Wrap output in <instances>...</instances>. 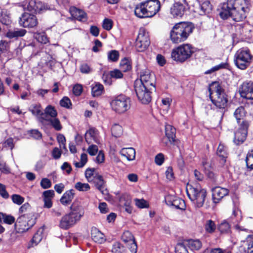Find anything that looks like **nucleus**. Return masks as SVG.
Wrapping results in <instances>:
<instances>
[{
	"mask_svg": "<svg viewBox=\"0 0 253 253\" xmlns=\"http://www.w3.org/2000/svg\"><path fill=\"white\" fill-rule=\"evenodd\" d=\"M249 0H227L223 4L220 16L223 19L231 18L236 22L242 21L250 11Z\"/></svg>",
	"mask_w": 253,
	"mask_h": 253,
	"instance_id": "obj_1",
	"label": "nucleus"
},
{
	"mask_svg": "<svg viewBox=\"0 0 253 253\" xmlns=\"http://www.w3.org/2000/svg\"><path fill=\"white\" fill-rule=\"evenodd\" d=\"M160 7L159 0H147L136 6L134 14L140 18H151L159 12Z\"/></svg>",
	"mask_w": 253,
	"mask_h": 253,
	"instance_id": "obj_2",
	"label": "nucleus"
},
{
	"mask_svg": "<svg viewBox=\"0 0 253 253\" xmlns=\"http://www.w3.org/2000/svg\"><path fill=\"white\" fill-rule=\"evenodd\" d=\"M194 29V27L191 23H177L170 32V40L174 43L182 42L187 40Z\"/></svg>",
	"mask_w": 253,
	"mask_h": 253,
	"instance_id": "obj_3",
	"label": "nucleus"
},
{
	"mask_svg": "<svg viewBox=\"0 0 253 253\" xmlns=\"http://www.w3.org/2000/svg\"><path fill=\"white\" fill-rule=\"evenodd\" d=\"M84 214L82 207L73 204L71 207V211L65 214L60 220L59 227L64 230L69 229L81 219Z\"/></svg>",
	"mask_w": 253,
	"mask_h": 253,
	"instance_id": "obj_4",
	"label": "nucleus"
},
{
	"mask_svg": "<svg viewBox=\"0 0 253 253\" xmlns=\"http://www.w3.org/2000/svg\"><path fill=\"white\" fill-rule=\"evenodd\" d=\"M186 193L189 199L196 207L201 208L203 206L207 191L202 188L199 184H187Z\"/></svg>",
	"mask_w": 253,
	"mask_h": 253,
	"instance_id": "obj_5",
	"label": "nucleus"
},
{
	"mask_svg": "<svg viewBox=\"0 0 253 253\" xmlns=\"http://www.w3.org/2000/svg\"><path fill=\"white\" fill-rule=\"evenodd\" d=\"M210 98L218 108H224L227 105V95L218 82H213L209 86Z\"/></svg>",
	"mask_w": 253,
	"mask_h": 253,
	"instance_id": "obj_6",
	"label": "nucleus"
},
{
	"mask_svg": "<svg viewBox=\"0 0 253 253\" xmlns=\"http://www.w3.org/2000/svg\"><path fill=\"white\" fill-rule=\"evenodd\" d=\"M194 51L195 48L191 44L184 43L172 49L171 57L176 62H183L190 58Z\"/></svg>",
	"mask_w": 253,
	"mask_h": 253,
	"instance_id": "obj_7",
	"label": "nucleus"
},
{
	"mask_svg": "<svg viewBox=\"0 0 253 253\" xmlns=\"http://www.w3.org/2000/svg\"><path fill=\"white\" fill-rule=\"evenodd\" d=\"M253 60V56L247 48L239 49L235 54L234 62L236 66L242 70L246 69Z\"/></svg>",
	"mask_w": 253,
	"mask_h": 253,
	"instance_id": "obj_8",
	"label": "nucleus"
},
{
	"mask_svg": "<svg viewBox=\"0 0 253 253\" xmlns=\"http://www.w3.org/2000/svg\"><path fill=\"white\" fill-rule=\"evenodd\" d=\"M35 224V219L32 213H27L20 216L17 219L15 226L18 233L27 231Z\"/></svg>",
	"mask_w": 253,
	"mask_h": 253,
	"instance_id": "obj_9",
	"label": "nucleus"
},
{
	"mask_svg": "<svg viewBox=\"0 0 253 253\" xmlns=\"http://www.w3.org/2000/svg\"><path fill=\"white\" fill-rule=\"evenodd\" d=\"M112 109L119 114H123L128 110L131 106V101L129 97L120 95L111 102Z\"/></svg>",
	"mask_w": 253,
	"mask_h": 253,
	"instance_id": "obj_10",
	"label": "nucleus"
},
{
	"mask_svg": "<svg viewBox=\"0 0 253 253\" xmlns=\"http://www.w3.org/2000/svg\"><path fill=\"white\" fill-rule=\"evenodd\" d=\"M21 6L24 10L33 13H42L48 9L47 4L36 0H25L22 2Z\"/></svg>",
	"mask_w": 253,
	"mask_h": 253,
	"instance_id": "obj_11",
	"label": "nucleus"
},
{
	"mask_svg": "<svg viewBox=\"0 0 253 253\" xmlns=\"http://www.w3.org/2000/svg\"><path fill=\"white\" fill-rule=\"evenodd\" d=\"M150 44L148 33L143 28L139 30L138 34L135 41V46L138 52L146 50Z\"/></svg>",
	"mask_w": 253,
	"mask_h": 253,
	"instance_id": "obj_12",
	"label": "nucleus"
},
{
	"mask_svg": "<svg viewBox=\"0 0 253 253\" xmlns=\"http://www.w3.org/2000/svg\"><path fill=\"white\" fill-rule=\"evenodd\" d=\"M135 90L139 100L143 104H148L151 100V93L155 90V88H151L143 85H138L136 83Z\"/></svg>",
	"mask_w": 253,
	"mask_h": 253,
	"instance_id": "obj_13",
	"label": "nucleus"
},
{
	"mask_svg": "<svg viewBox=\"0 0 253 253\" xmlns=\"http://www.w3.org/2000/svg\"><path fill=\"white\" fill-rule=\"evenodd\" d=\"M250 123L247 121H243L239 125V128L235 132L233 141L236 145L243 143L246 139L248 129Z\"/></svg>",
	"mask_w": 253,
	"mask_h": 253,
	"instance_id": "obj_14",
	"label": "nucleus"
},
{
	"mask_svg": "<svg viewBox=\"0 0 253 253\" xmlns=\"http://www.w3.org/2000/svg\"><path fill=\"white\" fill-rule=\"evenodd\" d=\"M140 84L138 85L155 88V75L149 69H144L140 73Z\"/></svg>",
	"mask_w": 253,
	"mask_h": 253,
	"instance_id": "obj_15",
	"label": "nucleus"
},
{
	"mask_svg": "<svg viewBox=\"0 0 253 253\" xmlns=\"http://www.w3.org/2000/svg\"><path fill=\"white\" fill-rule=\"evenodd\" d=\"M20 26L25 28H32L37 26L38 21L37 17L32 14L24 12L19 19Z\"/></svg>",
	"mask_w": 253,
	"mask_h": 253,
	"instance_id": "obj_16",
	"label": "nucleus"
},
{
	"mask_svg": "<svg viewBox=\"0 0 253 253\" xmlns=\"http://www.w3.org/2000/svg\"><path fill=\"white\" fill-rule=\"evenodd\" d=\"M183 2H175L171 7L170 13L173 17H181L184 14L188 4L186 0H183Z\"/></svg>",
	"mask_w": 253,
	"mask_h": 253,
	"instance_id": "obj_17",
	"label": "nucleus"
},
{
	"mask_svg": "<svg viewBox=\"0 0 253 253\" xmlns=\"http://www.w3.org/2000/svg\"><path fill=\"white\" fill-rule=\"evenodd\" d=\"M239 91L241 96L253 100V82H245L240 86Z\"/></svg>",
	"mask_w": 253,
	"mask_h": 253,
	"instance_id": "obj_18",
	"label": "nucleus"
},
{
	"mask_svg": "<svg viewBox=\"0 0 253 253\" xmlns=\"http://www.w3.org/2000/svg\"><path fill=\"white\" fill-rule=\"evenodd\" d=\"M123 241L130 250L131 253H136L137 247L133 235L128 231L124 232L122 236Z\"/></svg>",
	"mask_w": 253,
	"mask_h": 253,
	"instance_id": "obj_19",
	"label": "nucleus"
},
{
	"mask_svg": "<svg viewBox=\"0 0 253 253\" xmlns=\"http://www.w3.org/2000/svg\"><path fill=\"white\" fill-rule=\"evenodd\" d=\"M235 35L248 38L253 30V27L248 23L237 24L235 26Z\"/></svg>",
	"mask_w": 253,
	"mask_h": 253,
	"instance_id": "obj_20",
	"label": "nucleus"
},
{
	"mask_svg": "<svg viewBox=\"0 0 253 253\" xmlns=\"http://www.w3.org/2000/svg\"><path fill=\"white\" fill-rule=\"evenodd\" d=\"M85 139L88 144L93 143H99L100 136L99 131L95 128H89L85 134Z\"/></svg>",
	"mask_w": 253,
	"mask_h": 253,
	"instance_id": "obj_21",
	"label": "nucleus"
},
{
	"mask_svg": "<svg viewBox=\"0 0 253 253\" xmlns=\"http://www.w3.org/2000/svg\"><path fill=\"white\" fill-rule=\"evenodd\" d=\"M212 195L213 202L218 203L224 197L229 193V190L225 188L217 186L212 189Z\"/></svg>",
	"mask_w": 253,
	"mask_h": 253,
	"instance_id": "obj_22",
	"label": "nucleus"
},
{
	"mask_svg": "<svg viewBox=\"0 0 253 253\" xmlns=\"http://www.w3.org/2000/svg\"><path fill=\"white\" fill-rule=\"evenodd\" d=\"M91 237L94 242L99 244H102L105 241L104 234L96 227L91 228Z\"/></svg>",
	"mask_w": 253,
	"mask_h": 253,
	"instance_id": "obj_23",
	"label": "nucleus"
},
{
	"mask_svg": "<svg viewBox=\"0 0 253 253\" xmlns=\"http://www.w3.org/2000/svg\"><path fill=\"white\" fill-rule=\"evenodd\" d=\"M70 12L71 15L79 21H85L87 20L86 14L82 10L73 7L70 8Z\"/></svg>",
	"mask_w": 253,
	"mask_h": 253,
	"instance_id": "obj_24",
	"label": "nucleus"
},
{
	"mask_svg": "<svg viewBox=\"0 0 253 253\" xmlns=\"http://www.w3.org/2000/svg\"><path fill=\"white\" fill-rule=\"evenodd\" d=\"M122 156L126 158L128 161H133L135 158V150L133 148H124L120 151Z\"/></svg>",
	"mask_w": 253,
	"mask_h": 253,
	"instance_id": "obj_25",
	"label": "nucleus"
},
{
	"mask_svg": "<svg viewBox=\"0 0 253 253\" xmlns=\"http://www.w3.org/2000/svg\"><path fill=\"white\" fill-rule=\"evenodd\" d=\"M32 114L41 119H44V115L42 110L41 105L39 104H33L29 108Z\"/></svg>",
	"mask_w": 253,
	"mask_h": 253,
	"instance_id": "obj_26",
	"label": "nucleus"
},
{
	"mask_svg": "<svg viewBox=\"0 0 253 253\" xmlns=\"http://www.w3.org/2000/svg\"><path fill=\"white\" fill-rule=\"evenodd\" d=\"M183 244L192 251L198 250L202 247L201 243L198 240H188L185 241Z\"/></svg>",
	"mask_w": 253,
	"mask_h": 253,
	"instance_id": "obj_27",
	"label": "nucleus"
},
{
	"mask_svg": "<svg viewBox=\"0 0 253 253\" xmlns=\"http://www.w3.org/2000/svg\"><path fill=\"white\" fill-rule=\"evenodd\" d=\"M26 33V31L24 29H17L14 30H10L6 34V36L10 39L18 38L24 36Z\"/></svg>",
	"mask_w": 253,
	"mask_h": 253,
	"instance_id": "obj_28",
	"label": "nucleus"
},
{
	"mask_svg": "<svg viewBox=\"0 0 253 253\" xmlns=\"http://www.w3.org/2000/svg\"><path fill=\"white\" fill-rule=\"evenodd\" d=\"M175 129L170 125L165 126V134L169 142H172L174 140Z\"/></svg>",
	"mask_w": 253,
	"mask_h": 253,
	"instance_id": "obj_29",
	"label": "nucleus"
},
{
	"mask_svg": "<svg viewBox=\"0 0 253 253\" xmlns=\"http://www.w3.org/2000/svg\"><path fill=\"white\" fill-rule=\"evenodd\" d=\"M74 193L72 190H69L64 193L60 199L61 203L64 205L69 204L74 198Z\"/></svg>",
	"mask_w": 253,
	"mask_h": 253,
	"instance_id": "obj_30",
	"label": "nucleus"
},
{
	"mask_svg": "<svg viewBox=\"0 0 253 253\" xmlns=\"http://www.w3.org/2000/svg\"><path fill=\"white\" fill-rule=\"evenodd\" d=\"M0 22L2 24L8 25L11 22L10 13L6 10H2L0 13Z\"/></svg>",
	"mask_w": 253,
	"mask_h": 253,
	"instance_id": "obj_31",
	"label": "nucleus"
},
{
	"mask_svg": "<svg viewBox=\"0 0 253 253\" xmlns=\"http://www.w3.org/2000/svg\"><path fill=\"white\" fill-rule=\"evenodd\" d=\"M92 181L94 183L96 188L103 193V190L105 188V182L102 176L99 174L97 175L96 178Z\"/></svg>",
	"mask_w": 253,
	"mask_h": 253,
	"instance_id": "obj_32",
	"label": "nucleus"
},
{
	"mask_svg": "<svg viewBox=\"0 0 253 253\" xmlns=\"http://www.w3.org/2000/svg\"><path fill=\"white\" fill-rule=\"evenodd\" d=\"M44 119H43V120L49 119L48 118V116L51 118L50 119H52L56 117L57 113L54 107L51 105H48L44 110Z\"/></svg>",
	"mask_w": 253,
	"mask_h": 253,
	"instance_id": "obj_33",
	"label": "nucleus"
},
{
	"mask_svg": "<svg viewBox=\"0 0 253 253\" xmlns=\"http://www.w3.org/2000/svg\"><path fill=\"white\" fill-rule=\"evenodd\" d=\"M103 86L99 83H95L92 85L91 94L93 97L98 96L102 94L103 91Z\"/></svg>",
	"mask_w": 253,
	"mask_h": 253,
	"instance_id": "obj_34",
	"label": "nucleus"
},
{
	"mask_svg": "<svg viewBox=\"0 0 253 253\" xmlns=\"http://www.w3.org/2000/svg\"><path fill=\"white\" fill-rule=\"evenodd\" d=\"M246 114L245 109L243 106L238 107L234 113V116L236 118L238 122L243 119Z\"/></svg>",
	"mask_w": 253,
	"mask_h": 253,
	"instance_id": "obj_35",
	"label": "nucleus"
},
{
	"mask_svg": "<svg viewBox=\"0 0 253 253\" xmlns=\"http://www.w3.org/2000/svg\"><path fill=\"white\" fill-rule=\"evenodd\" d=\"M244 246L248 253H253V236H249L244 242Z\"/></svg>",
	"mask_w": 253,
	"mask_h": 253,
	"instance_id": "obj_36",
	"label": "nucleus"
},
{
	"mask_svg": "<svg viewBox=\"0 0 253 253\" xmlns=\"http://www.w3.org/2000/svg\"><path fill=\"white\" fill-rule=\"evenodd\" d=\"M134 202L135 206L139 209H147L149 207V203L144 199L135 198Z\"/></svg>",
	"mask_w": 253,
	"mask_h": 253,
	"instance_id": "obj_37",
	"label": "nucleus"
},
{
	"mask_svg": "<svg viewBox=\"0 0 253 253\" xmlns=\"http://www.w3.org/2000/svg\"><path fill=\"white\" fill-rule=\"evenodd\" d=\"M34 37L40 42L42 44H46L49 42L48 38L44 32L36 33Z\"/></svg>",
	"mask_w": 253,
	"mask_h": 253,
	"instance_id": "obj_38",
	"label": "nucleus"
},
{
	"mask_svg": "<svg viewBox=\"0 0 253 253\" xmlns=\"http://www.w3.org/2000/svg\"><path fill=\"white\" fill-rule=\"evenodd\" d=\"M98 174L95 172L94 169H87L85 171V177L89 182H92Z\"/></svg>",
	"mask_w": 253,
	"mask_h": 253,
	"instance_id": "obj_39",
	"label": "nucleus"
},
{
	"mask_svg": "<svg viewBox=\"0 0 253 253\" xmlns=\"http://www.w3.org/2000/svg\"><path fill=\"white\" fill-rule=\"evenodd\" d=\"M120 66L122 71L124 72L129 71L131 69L130 62L127 58L122 59L120 62Z\"/></svg>",
	"mask_w": 253,
	"mask_h": 253,
	"instance_id": "obj_40",
	"label": "nucleus"
},
{
	"mask_svg": "<svg viewBox=\"0 0 253 253\" xmlns=\"http://www.w3.org/2000/svg\"><path fill=\"white\" fill-rule=\"evenodd\" d=\"M74 187L76 189L80 192H86L90 189V186L88 183L81 182H77Z\"/></svg>",
	"mask_w": 253,
	"mask_h": 253,
	"instance_id": "obj_41",
	"label": "nucleus"
},
{
	"mask_svg": "<svg viewBox=\"0 0 253 253\" xmlns=\"http://www.w3.org/2000/svg\"><path fill=\"white\" fill-rule=\"evenodd\" d=\"M200 9L201 13L200 14H203L206 13H209L211 10V5L209 0H205L200 5Z\"/></svg>",
	"mask_w": 253,
	"mask_h": 253,
	"instance_id": "obj_42",
	"label": "nucleus"
},
{
	"mask_svg": "<svg viewBox=\"0 0 253 253\" xmlns=\"http://www.w3.org/2000/svg\"><path fill=\"white\" fill-rule=\"evenodd\" d=\"M112 134L116 137L120 136L123 133L122 127L118 125H114L111 128Z\"/></svg>",
	"mask_w": 253,
	"mask_h": 253,
	"instance_id": "obj_43",
	"label": "nucleus"
},
{
	"mask_svg": "<svg viewBox=\"0 0 253 253\" xmlns=\"http://www.w3.org/2000/svg\"><path fill=\"white\" fill-rule=\"evenodd\" d=\"M205 229L208 233H213L216 229V226L214 221L211 219L208 220L205 223Z\"/></svg>",
	"mask_w": 253,
	"mask_h": 253,
	"instance_id": "obj_44",
	"label": "nucleus"
},
{
	"mask_svg": "<svg viewBox=\"0 0 253 253\" xmlns=\"http://www.w3.org/2000/svg\"><path fill=\"white\" fill-rule=\"evenodd\" d=\"M119 53L116 50H112L109 51L107 53L108 59L111 62H116L119 58Z\"/></svg>",
	"mask_w": 253,
	"mask_h": 253,
	"instance_id": "obj_45",
	"label": "nucleus"
},
{
	"mask_svg": "<svg viewBox=\"0 0 253 253\" xmlns=\"http://www.w3.org/2000/svg\"><path fill=\"white\" fill-rule=\"evenodd\" d=\"M45 120L49 121L51 126L56 130H60L62 128V126L59 120L56 117L52 119H45Z\"/></svg>",
	"mask_w": 253,
	"mask_h": 253,
	"instance_id": "obj_46",
	"label": "nucleus"
},
{
	"mask_svg": "<svg viewBox=\"0 0 253 253\" xmlns=\"http://www.w3.org/2000/svg\"><path fill=\"white\" fill-rule=\"evenodd\" d=\"M87 161V155L85 153L82 154L81 156L80 162H75L74 165L76 168H83Z\"/></svg>",
	"mask_w": 253,
	"mask_h": 253,
	"instance_id": "obj_47",
	"label": "nucleus"
},
{
	"mask_svg": "<svg viewBox=\"0 0 253 253\" xmlns=\"http://www.w3.org/2000/svg\"><path fill=\"white\" fill-rule=\"evenodd\" d=\"M109 75L111 78H114L115 79H122L124 76L122 71L117 69L110 71Z\"/></svg>",
	"mask_w": 253,
	"mask_h": 253,
	"instance_id": "obj_48",
	"label": "nucleus"
},
{
	"mask_svg": "<svg viewBox=\"0 0 253 253\" xmlns=\"http://www.w3.org/2000/svg\"><path fill=\"white\" fill-rule=\"evenodd\" d=\"M43 229H40L38 230L37 232L34 235L32 242L36 245L38 244L41 242L42 239Z\"/></svg>",
	"mask_w": 253,
	"mask_h": 253,
	"instance_id": "obj_49",
	"label": "nucleus"
},
{
	"mask_svg": "<svg viewBox=\"0 0 253 253\" xmlns=\"http://www.w3.org/2000/svg\"><path fill=\"white\" fill-rule=\"evenodd\" d=\"M112 252L113 253H124L125 248L120 243L116 242L113 246Z\"/></svg>",
	"mask_w": 253,
	"mask_h": 253,
	"instance_id": "obj_50",
	"label": "nucleus"
},
{
	"mask_svg": "<svg viewBox=\"0 0 253 253\" xmlns=\"http://www.w3.org/2000/svg\"><path fill=\"white\" fill-rule=\"evenodd\" d=\"M246 161L247 167L253 169V150L248 153Z\"/></svg>",
	"mask_w": 253,
	"mask_h": 253,
	"instance_id": "obj_51",
	"label": "nucleus"
},
{
	"mask_svg": "<svg viewBox=\"0 0 253 253\" xmlns=\"http://www.w3.org/2000/svg\"><path fill=\"white\" fill-rule=\"evenodd\" d=\"M218 229L221 233H228L230 231V226L228 222L224 221L220 223Z\"/></svg>",
	"mask_w": 253,
	"mask_h": 253,
	"instance_id": "obj_52",
	"label": "nucleus"
},
{
	"mask_svg": "<svg viewBox=\"0 0 253 253\" xmlns=\"http://www.w3.org/2000/svg\"><path fill=\"white\" fill-rule=\"evenodd\" d=\"M113 24V22L111 19L105 18L103 21L102 27L105 30L109 31L112 28Z\"/></svg>",
	"mask_w": 253,
	"mask_h": 253,
	"instance_id": "obj_53",
	"label": "nucleus"
},
{
	"mask_svg": "<svg viewBox=\"0 0 253 253\" xmlns=\"http://www.w3.org/2000/svg\"><path fill=\"white\" fill-rule=\"evenodd\" d=\"M217 154L219 156L222 158L223 161L224 162H225V158L227 157V154L224 149V147L223 145L220 144L217 150Z\"/></svg>",
	"mask_w": 253,
	"mask_h": 253,
	"instance_id": "obj_54",
	"label": "nucleus"
},
{
	"mask_svg": "<svg viewBox=\"0 0 253 253\" xmlns=\"http://www.w3.org/2000/svg\"><path fill=\"white\" fill-rule=\"evenodd\" d=\"M12 202L18 205H21L24 201V198L18 194H13L11 196Z\"/></svg>",
	"mask_w": 253,
	"mask_h": 253,
	"instance_id": "obj_55",
	"label": "nucleus"
},
{
	"mask_svg": "<svg viewBox=\"0 0 253 253\" xmlns=\"http://www.w3.org/2000/svg\"><path fill=\"white\" fill-rule=\"evenodd\" d=\"M57 141L59 144L60 149L63 150H66V139L64 136L62 134H59L57 137Z\"/></svg>",
	"mask_w": 253,
	"mask_h": 253,
	"instance_id": "obj_56",
	"label": "nucleus"
},
{
	"mask_svg": "<svg viewBox=\"0 0 253 253\" xmlns=\"http://www.w3.org/2000/svg\"><path fill=\"white\" fill-rule=\"evenodd\" d=\"M227 66V64L225 63H221L217 65H216L211 68L210 70L207 71L205 73L206 74H210L211 72L217 71L220 69L226 68Z\"/></svg>",
	"mask_w": 253,
	"mask_h": 253,
	"instance_id": "obj_57",
	"label": "nucleus"
},
{
	"mask_svg": "<svg viewBox=\"0 0 253 253\" xmlns=\"http://www.w3.org/2000/svg\"><path fill=\"white\" fill-rule=\"evenodd\" d=\"M98 151V148L97 145H94L92 143L90 144V145L87 149V152L90 156L95 155Z\"/></svg>",
	"mask_w": 253,
	"mask_h": 253,
	"instance_id": "obj_58",
	"label": "nucleus"
},
{
	"mask_svg": "<svg viewBox=\"0 0 253 253\" xmlns=\"http://www.w3.org/2000/svg\"><path fill=\"white\" fill-rule=\"evenodd\" d=\"M41 186L43 189H47L51 186V182L47 178H42L40 183Z\"/></svg>",
	"mask_w": 253,
	"mask_h": 253,
	"instance_id": "obj_59",
	"label": "nucleus"
},
{
	"mask_svg": "<svg viewBox=\"0 0 253 253\" xmlns=\"http://www.w3.org/2000/svg\"><path fill=\"white\" fill-rule=\"evenodd\" d=\"M176 253H188L187 250L183 244H178L175 247Z\"/></svg>",
	"mask_w": 253,
	"mask_h": 253,
	"instance_id": "obj_60",
	"label": "nucleus"
},
{
	"mask_svg": "<svg viewBox=\"0 0 253 253\" xmlns=\"http://www.w3.org/2000/svg\"><path fill=\"white\" fill-rule=\"evenodd\" d=\"M172 202L173 203L171 206H173L177 209H182V207L181 206V205L184 204V201L181 199L177 198L174 197Z\"/></svg>",
	"mask_w": 253,
	"mask_h": 253,
	"instance_id": "obj_61",
	"label": "nucleus"
},
{
	"mask_svg": "<svg viewBox=\"0 0 253 253\" xmlns=\"http://www.w3.org/2000/svg\"><path fill=\"white\" fill-rule=\"evenodd\" d=\"M105 161L104 154L102 151H100L95 159V162L98 164H102Z\"/></svg>",
	"mask_w": 253,
	"mask_h": 253,
	"instance_id": "obj_62",
	"label": "nucleus"
},
{
	"mask_svg": "<svg viewBox=\"0 0 253 253\" xmlns=\"http://www.w3.org/2000/svg\"><path fill=\"white\" fill-rule=\"evenodd\" d=\"M155 162L157 165H162L164 162V155L162 153H159L157 155L155 158Z\"/></svg>",
	"mask_w": 253,
	"mask_h": 253,
	"instance_id": "obj_63",
	"label": "nucleus"
},
{
	"mask_svg": "<svg viewBox=\"0 0 253 253\" xmlns=\"http://www.w3.org/2000/svg\"><path fill=\"white\" fill-rule=\"evenodd\" d=\"M60 103L61 106L66 108H69L70 106L71 105L70 100L67 97H63L61 100Z\"/></svg>",
	"mask_w": 253,
	"mask_h": 253,
	"instance_id": "obj_64",
	"label": "nucleus"
}]
</instances>
